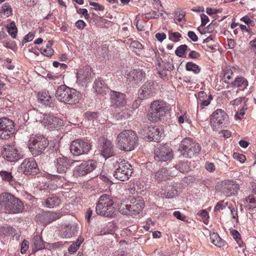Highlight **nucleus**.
<instances>
[{
    "label": "nucleus",
    "mask_w": 256,
    "mask_h": 256,
    "mask_svg": "<svg viewBox=\"0 0 256 256\" xmlns=\"http://www.w3.org/2000/svg\"><path fill=\"white\" fill-rule=\"evenodd\" d=\"M138 136L134 131L125 130L116 138V145L118 148L125 152L134 150L138 146Z\"/></svg>",
    "instance_id": "nucleus-1"
},
{
    "label": "nucleus",
    "mask_w": 256,
    "mask_h": 256,
    "mask_svg": "<svg viewBox=\"0 0 256 256\" xmlns=\"http://www.w3.org/2000/svg\"><path fill=\"white\" fill-rule=\"evenodd\" d=\"M114 202L108 194L100 196L96 206V213L100 216L112 218L116 215V208L114 206Z\"/></svg>",
    "instance_id": "nucleus-2"
},
{
    "label": "nucleus",
    "mask_w": 256,
    "mask_h": 256,
    "mask_svg": "<svg viewBox=\"0 0 256 256\" xmlns=\"http://www.w3.org/2000/svg\"><path fill=\"white\" fill-rule=\"evenodd\" d=\"M48 144L46 138L43 136H36L30 138L28 148L32 155L36 156L43 154Z\"/></svg>",
    "instance_id": "nucleus-3"
},
{
    "label": "nucleus",
    "mask_w": 256,
    "mask_h": 256,
    "mask_svg": "<svg viewBox=\"0 0 256 256\" xmlns=\"http://www.w3.org/2000/svg\"><path fill=\"white\" fill-rule=\"evenodd\" d=\"M0 200L6 208L13 213H18L22 212L24 209L22 202L18 198L14 197L12 194L4 192L0 196Z\"/></svg>",
    "instance_id": "nucleus-4"
},
{
    "label": "nucleus",
    "mask_w": 256,
    "mask_h": 256,
    "mask_svg": "<svg viewBox=\"0 0 256 256\" xmlns=\"http://www.w3.org/2000/svg\"><path fill=\"white\" fill-rule=\"evenodd\" d=\"M144 206V202L142 200L139 198L136 199L134 198H130L129 204H122L118 210L120 212L123 214L134 216L142 211Z\"/></svg>",
    "instance_id": "nucleus-5"
},
{
    "label": "nucleus",
    "mask_w": 256,
    "mask_h": 256,
    "mask_svg": "<svg viewBox=\"0 0 256 256\" xmlns=\"http://www.w3.org/2000/svg\"><path fill=\"white\" fill-rule=\"evenodd\" d=\"M166 104L162 100H155L150 104V108L148 114V119L152 122H156L160 120L167 111Z\"/></svg>",
    "instance_id": "nucleus-6"
},
{
    "label": "nucleus",
    "mask_w": 256,
    "mask_h": 256,
    "mask_svg": "<svg viewBox=\"0 0 256 256\" xmlns=\"http://www.w3.org/2000/svg\"><path fill=\"white\" fill-rule=\"evenodd\" d=\"M228 120V116L227 114L221 109H218L213 112L211 119L210 125L214 130L222 128L226 125Z\"/></svg>",
    "instance_id": "nucleus-7"
},
{
    "label": "nucleus",
    "mask_w": 256,
    "mask_h": 256,
    "mask_svg": "<svg viewBox=\"0 0 256 256\" xmlns=\"http://www.w3.org/2000/svg\"><path fill=\"white\" fill-rule=\"evenodd\" d=\"M132 173V166L125 160H122L114 172V176L120 181H124L129 178Z\"/></svg>",
    "instance_id": "nucleus-8"
},
{
    "label": "nucleus",
    "mask_w": 256,
    "mask_h": 256,
    "mask_svg": "<svg viewBox=\"0 0 256 256\" xmlns=\"http://www.w3.org/2000/svg\"><path fill=\"white\" fill-rule=\"evenodd\" d=\"M91 148L90 144L80 139L73 140L70 146L71 152L77 156L88 154Z\"/></svg>",
    "instance_id": "nucleus-9"
},
{
    "label": "nucleus",
    "mask_w": 256,
    "mask_h": 256,
    "mask_svg": "<svg viewBox=\"0 0 256 256\" xmlns=\"http://www.w3.org/2000/svg\"><path fill=\"white\" fill-rule=\"evenodd\" d=\"M96 162L93 160L83 161L76 166L74 175L76 177L84 176L96 168Z\"/></svg>",
    "instance_id": "nucleus-10"
},
{
    "label": "nucleus",
    "mask_w": 256,
    "mask_h": 256,
    "mask_svg": "<svg viewBox=\"0 0 256 256\" xmlns=\"http://www.w3.org/2000/svg\"><path fill=\"white\" fill-rule=\"evenodd\" d=\"M14 126L12 120L6 118H0V138L8 140L14 132Z\"/></svg>",
    "instance_id": "nucleus-11"
},
{
    "label": "nucleus",
    "mask_w": 256,
    "mask_h": 256,
    "mask_svg": "<svg viewBox=\"0 0 256 256\" xmlns=\"http://www.w3.org/2000/svg\"><path fill=\"white\" fill-rule=\"evenodd\" d=\"M172 150L164 144L157 147L154 150V159L157 161L166 162L172 158Z\"/></svg>",
    "instance_id": "nucleus-12"
},
{
    "label": "nucleus",
    "mask_w": 256,
    "mask_h": 256,
    "mask_svg": "<svg viewBox=\"0 0 256 256\" xmlns=\"http://www.w3.org/2000/svg\"><path fill=\"white\" fill-rule=\"evenodd\" d=\"M140 134L148 140L158 142L162 138V133L157 127L149 126L144 128Z\"/></svg>",
    "instance_id": "nucleus-13"
},
{
    "label": "nucleus",
    "mask_w": 256,
    "mask_h": 256,
    "mask_svg": "<svg viewBox=\"0 0 256 256\" xmlns=\"http://www.w3.org/2000/svg\"><path fill=\"white\" fill-rule=\"evenodd\" d=\"M155 86L152 81H148L140 88L138 98L140 100H146L153 96L155 94Z\"/></svg>",
    "instance_id": "nucleus-14"
},
{
    "label": "nucleus",
    "mask_w": 256,
    "mask_h": 256,
    "mask_svg": "<svg viewBox=\"0 0 256 256\" xmlns=\"http://www.w3.org/2000/svg\"><path fill=\"white\" fill-rule=\"evenodd\" d=\"M110 96L111 105L114 108H121L126 105V100L125 94L111 90Z\"/></svg>",
    "instance_id": "nucleus-15"
},
{
    "label": "nucleus",
    "mask_w": 256,
    "mask_h": 256,
    "mask_svg": "<svg viewBox=\"0 0 256 256\" xmlns=\"http://www.w3.org/2000/svg\"><path fill=\"white\" fill-rule=\"evenodd\" d=\"M2 155L4 159L10 162H16L20 158L18 150L14 145H5Z\"/></svg>",
    "instance_id": "nucleus-16"
},
{
    "label": "nucleus",
    "mask_w": 256,
    "mask_h": 256,
    "mask_svg": "<svg viewBox=\"0 0 256 256\" xmlns=\"http://www.w3.org/2000/svg\"><path fill=\"white\" fill-rule=\"evenodd\" d=\"M238 189V186L235 182L228 180L222 182L220 191L224 196H230L235 195Z\"/></svg>",
    "instance_id": "nucleus-17"
},
{
    "label": "nucleus",
    "mask_w": 256,
    "mask_h": 256,
    "mask_svg": "<svg viewBox=\"0 0 256 256\" xmlns=\"http://www.w3.org/2000/svg\"><path fill=\"white\" fill-rule=\"evenodd\" d=\"M94 74L92 68L88 66L80 68L76 74L78 82L80 83H88L93 77Z\"/></svg>",
    "instance_id": "nucleus-18"
},
{
    "label": "nucleus",
    "mask_w": 256,
    "mask_h": 256,
    "mask_svg": "<svg viewBox=\"0 0 256 256\" xmlns=\"http://www.w3.org/2000/svg\"><path fill=\"white\" fill-rule=\"evenodd\" d=\"M20 168L26 174H34L37 172V164L32 158L25 159L20 165Z\"/></svg>",
    "instance_id": "nucleus-19"
},
{
    "label": "nucleus",
    "mask_w": 256,
    "mask_h": 256,
    "mask_svg": "<svg viewBox=\"0 0 256 256\" xmlns=\"http://www.w3.org/2000/svg\"><path fill=\"white\" fill-rule=\"evenodd\" d=\"M54 162L57 172L60 174L66 173L72 164L70 160L62 156L57 158Z\"/></svg>",
    "instance_id": "nucleus-20"
},
{
    "label": "nucleus",
    "mask_w": 256,
    "mask_h": 256,
    "mask_svg": "<svg viewBox=\"0 0 256 256\" xmlns=\"http://www.w3.org/2000/svg\"><path fill=\"white\" fill-rule=\"evenodd\" d=\"M63 124L62 120L53 115L46 114L44 125L47 126L48 128L52 130L60 128Z\"/></svg>",
    "instance_id": "nucleus-21"
},
{
    "label": "nucleus",
    "mask_w": 256,
    "mask_h": 256,
    "mask_svg": "<svg viewBox=\"0 0 256 256\" xmlns=\"http://www.w3.org/2000/svg\"><path fill=\"white\" fill-rule=\"evenodd\" d=\"M146 74L141 70H133L128 74L126 79L130 82H134V84H138L145 78Z\"/></svg>",
    "instance_id": "nucleus-22"
},
{
    "label": "nucleus",
    "mask_w": 256,
    "mask_h": 256,
    "mask_svg": "<svg viewBox=\"0 0 256 256\" xmlns=\"http://www.w3.org/2000/svg\"><path fill=\"white\" fill-rule=\"evenodd\" d=\"M99 141L102 144V152L104 157L108 158L114 155V147L111 141L104 138H101Z\"/></svg>",
    "instance_id": "nucleus-23"
},
{
    "label": "nucleus",
    "mask_w": 256,
    "mask_h": 256,
    "mask_svg": "<svg viewBox=\"0 0 256 256\" xmlns=\"http://www.w3.org/2000/svg\"><path fill=\"white\" fill-rule=\"evenodd\" d=\"M70 88L66 85H61L56 92L55 96L60 102H65L67 100V97L68 96Z\"/></svg>",
    "instance_id": "nucleus-24"
},
{
    "label": "nucleus",
    "mask_w": 256,
    "mask_h": 256,
    "mask_svg": "<svg viewBox=\"0 0 256 256\" xmlns=\"http://www.w3.org/2000/svg\"><path fill=\"white\" fill-rule=\"evenodd\" d=\"M40 220L45 224H48L56 220L58 218V215L55 212H44L39 214Z\"/></svg>",
    "instance_id": "nucleus-25"
},
{
    "label": "nucleus",
    "mask_w": 256,
    "mask_h": 256,
    "mask_svg": "<svg viewBox=\"0 0 256 256\" xmlns=\"http://www.w3.org/2000/svg\"><path fill=\"white\" fill-rule=\"evenodd\" d=\"M67 97V100L64 103L70 104H74L78 103L81 98L80 93L74 88H70Z\"/></svg>",
    "instance_id": "nucleus-26"
},
{
    "label": "nucleus",
    "mask_w": 256,
    "mask_h": 256,
    "mask_svg": "<svg viewBox=\"0 0 256 256\" xmlns=\"http://www.w3.org/2000/svg\"><path fill=\"white\" fill-rule=\"evenodd\" d=\"M189 148V152L187 153V155L185 156L186 158H192V156L198 154L201 150L200 145L198 143L194 142L191 138Z\"/></svg>",
    "instance_id": "nucleus-27"
},
{
    "label": "nucleus",
    "mask_w": 256,
    "mask_h": 256,
    "mask_svg": "<svg viewBox=\"0 0 256 256\" xmlns=\"http://www.w3.org/2000/svg\"><path fill=\"white\" fill-rule=\"evenodd\" d=\"M78 227L76 225H68L64 228L61 232V236L63 238H68L77 234Z\"/></svg>",
    "instance_id": "nucleus-28"
},
{
    "label": "nucleus",
    "mask_w": 256,
    "mask_h": 256,
    "mask_svg": "<svg viewBox=\"0 0 256 256\" xmlns=\"http://www.w3.org/2000/svg\"><path fill=\"white\" fill-rule=\"evenodd\" d=\"M162 196L166 198H172L177 194V190L175 188L170 185H166L164 188H162L160 192Z\"/></svg>",
    "instance_id": "nucleus-29"
},
{
    "label": "nucleus",
    "mask_w": 256,
    "mask_h": 256,
    "mask_svg": "<svg viewBox=\"0 0 256 256\" xmlns=\"http://www.w3.org/2000/svg\"><path fill=\"white\" fill-rule=\"evenodd\" d=\"M46 114H42L36 110H32L28 112V116L29 118L33 122H39L44 124V120Z\"/></svg>",
    "instance_id": "nucleus-30"
},
{
    "label": "nucleus",
    "mask_w": 256,
    "mask_h": 256,
    "mask_svg": "<svg viewBox=\"0 0 256 256\" xmlns=\"http://www.w3.org/2000/svg\"><path fill=\"white\" fill-rule=\"evenodd\" d=\"M31 246L34 252L43 249L44 245L42 236L38 234L34 236L32 239Z\"/></svg>",
    "instance_id": "nucleus-31"
},
{
    "label": "nucleus",
    "mask_w": 256,
    "mask_h": 256,
    "mask_svg": "<svg viewBox=\"0 0 256 256\" xmlns=\"http://www.w3.org/2000/svg\"><path fill=\"white\" fill-rule=\"evenodd\" d=\"M212 99V95L208 96L206 92L204 91H200L198 93V100L200 102V104L202 108L208 106Z\"/></svg>",
    "instance_id": "nucleus-32"
},
{
    "label": "nucleus",
    "mask_w": 256,
    "mask_h": 256,
    "mask_svg": "<svg viewBox=\"0 0 256 256\" xmlns=\"http://www.w3.org/2000/svg\"><path fill=\"white\" fill-rule=\"evenodd\" d=\"M61 202L60 200L57 196H52L45 199L43 203L44 206L52 208L58 206Z\"/></svg>",
    "instance_id": "nucleus-33"
},
{
    "label": "nucleus",
    "mask_w": 256,
    "mask_h": 256,
    "mask_svg": "<svg viewBox=\"0 0 256 256\" xmlns=\"http://www.w3.org/2000/svg\"><path fill=\"white\" fill-rule=\"evenodd\" d=\"M155 176L158 181H162L169 179L172 175L169 170L166 168H162L156 172Z\"/></svg>",
    "instance_id": "nucleus-34"
},
{
    "label": "nucleus",
    "mask_w": 256,
    "mask_h": 256,
    "mask_svg": "<svg viewBox=\"0 0 256 256\" xmlns=\"http://www.w3.org/2000/svg\"><path fill=\"white\" fill-rule=\"evenodd\" d=\"M190 140V138H186L180 144L178 150L180 152L181 155L184 158H185L186 155L188 154L187 153L189 152Z\"/></svg>",
    "instance_id": "nucleus-35"
},
{
    "label": "nucleus",
    "mask_w": 256,
    "mask_h": 256,
    "mask_svg": "<svg viewBox=\"0 0 256 256\" xmlns=\"http://www.w3.org/2000/svg\"><path fill=\"white\" fill-rule=\"evenodd\" d=\"M244 206L248 210L256 208V197L254 195H250L243 200Z\"/></svg>",
    "instance_id": "nucleus-36"
},
{
    "label": "nucleus",
    "mask_w": 256,
    "mask_h": 256,
    "mask_svg": "<svg viewBox=\"0 0 256 256\" xmlns=\"http://www.w3.org/2000/svg\"><path fill=\"white\" fill-rule=\"evenodd\" d=\"M211 242L218 247H222L224 246V242L216 232H211L210 234Z\"/></svg>",
    "instance_id": "nucleus-37"
},
{
    "label": "nucleus",
    "mask_w": 256,
    "mask_h": 256,
    "mask_svg": "<svg viewBox=\"0 0 256 256\" xmlns=\"http://www.w3.org/2000/svg\"><path fill=\"white\" fill-rule=\"evenodd\" d=\"M39 102L44 105H48L52 101V98L48 92H42L38 94Z\"/></svg>",
    "instance_id": "nucleus-38"
},
{
    "label": "nucleus",
    "mask_w": 256,
    "mask_h": 256,
    "mask_svg": "<svg viewBox=\"0 0 256 256\" xmlns=\"http://www.w3.org/2000/svg\"><path fill=\"white\" fill-rule=\"evenodd\" d=\"M94 88L97 93L102 94L106 88L104 82L100 78L96 79L94 81Z\"/></svg>",
    "instance_id": "nucleus-39"
},
{
    "label": "nucleus",
    "mask_w": 256,
    "mask_h": 256,
    "mask_svg": "<svg viewBox=\"0 0 256 256\" xmlns=\"http://www.w3.org/2000/svg\"><path fill=\"white\" fill-rule=\"evenodd\" d=\"M0 176L2 180L10 184L14 182L13 176L11 172L6 170L0 171Z\"/></svg>",
    "instance_id": "nucleus-40"
},
{
    "label": "nucleus",
    "mask_w": 256,
    "mask_h": 256,
    "mask_svg": "<svg viewBox=\"0 0 256 256\" xmlns=\"http://www.w3.org/2000/svg\"><path fill=\"white\" fill-rule=\"evenodd\" d=\"M52 42L49 40L46 45V48L41 50L42 54L48 57H50L54 52L52 48Z\"/></svg>",
    "instance_id": "nucleus-41"
},
{
    "label": "nucleus",
    "mask_w": 256,
    "mask_h": 256,
    "mask_svg": "<svg viewBox=\"0 0 256 256\" xmlns=\"http://www.w3.org/2000/svg\"><path fill=\"white\" fill-rule=\"evenodd\" d=\"M186 69L188 71H192L195 74H198L200 71V68L192 62H188L186 64Z\"/></svg>",
    "instance_id": "nucleus-42"
},
{
    "label": "nucleus",
    "mask_w": 256,
    "mask_h": 256,
    "mask_svg": "<svg viewBox=\"0 0 256 256\" xmlns=\"http://www.w3.org/2000/svg\"><path fill=\"white\" fill-rule=\"evenodd\" d=\"M84 238L82 237H79L76 241L72 243L69 247L68 250L70 253H74L78 249L80 244L83 242Z\"/></svg>",
    "instance_id": "nucleus-43"
},
{
    "label": "nucleus",
    "mask_w": 256,
    "mask_h": 256,
    "mask_svg": "<svg viewBox=\"0 0 256 256\" xmlns=\"http://www.w3.org/2000/svg\"><path fill=\"white\" fill-rule=\"evenodd\" d=\"M6 28L8 34L13 38H16L17 35L18 29L16 27L15 22L12 21L10 22V26H7Z\"/></svg>",
    "instance_id": "nucleus-44"
},
{
    "label": "nucleus",
    "mask_w": 256,
    "mask_h": 256,
    "mask_svg": "<svg viewBox=\"0 0 256 256\" xmlns=\"http://www.w3.org/2000/svg\"><path fill=\"white\" fill-rule=\"evenodd\" d=\"M175 168L182 173L187 172L189 170V167L186 162H179L175 166Z\"/></svg>",
    "instance_id": "nucleus-45"
},
{
    "label": "nucleus",
    "mask_w": 256,
    "mask_h": 256,
    "mask_svg": "<svg viewBox=\"0 0 256 256\" xmlns=\"http://www.w3.org/2000/svg\"><path fill=\"white\" fill-rule=\"evenodd\" d=\"M243 84L246 86L248 85V81L242 77H237L235 78L234 80L232 82V85L234 86L240 87Z\"/></svg>",
    "instance_id": "nucleus-46"
},
{
    "label": "nucleus",
    "mask_w": 256,
    "mask_h": 256,
    "mask_svg": "<svg viewBox=\"0 0 256 256\" xmlns=\"http://www.w3.org/2000/svg\"><path fill=\"white\" fill-rule=\"evenodd\" d=\"M0 13L8 17L12 14V10L10 6L7 4H4L0 10Z\"/></svg>",
    "instance_id": "nucleus-47"
},
{
    "label": "nucleus",
    "mask_w": 256,
    "mask_h": 256,
    "mask_svg": "<svg viewBox=\"0 0 256 256\" xmlns=\"http://www.w3.org/2000/svg\"><path fill=\"white\" fill-rule=\"evenodd\" d=\"M188 46L186 44L180 45L177 48L175 51L176 54L179 57H182L187 50Z\"/></svg>",
    "instance_id": "nucleus-48"
},
{
    "label": "nucleus",
    "mask_w": 256,
    "mask_h": 256,
    "mask_svg": "<svg viewBox=\"0 0 256 256\" xmlns=\"http://www.w3.org/2000/svg\"><path fill=\"white\" fill-rule=\"evenodd\" d=\"M230 230V234L232 236L233 238L235 240L237 244L239 245V246H240V235L238 232L234 229L231 228Z\"/></svg>",
    "instance_id": "nucleus-49"
},
{
    "label": "nucleus",
    "mask_w": 256,
    "mask_h": 256,
    "mask_svg": "<svg viewBox=\"0 0 256 256\" xmlns=\"http://www.w3.org/2000/svg\"><path fill=\"white\" fill-rule=\"evenodd\" d=\"M169 39L174 42H178L181 37V34L178 32H170L168 33Z\"/></svg>",
    "instance_id": "nucleus-50"
},
{
    "label": "nucleus",
    "mask_w": 256,
    "mask_h": 256,
    "mask_svg": "<svg viewBox=\"0 0 256 256\" xmlns=\"http://www.w3.org/2000/svg\"><path fill=\"white\" fill-rule=\"evenodd\" d=\"M228 205L227 202H224V201H220L217 203L214 208V211H220V210L224 209Z\"/></svg>",
    "instance_id": "nucleus-51"
},
{
    "label": "nucleus",
    "mask_w": 256,
    "mask_h": 256,
    "mask_svg": "<svg viewBox=\"0 0 256 256\" xmlns=\"http://www.w3.org/2000/svg\"><path fill=\"white\" fill-rule=\"evenodd\" d=\"M144 18L146 19H156L159 18V15L157 14L156 11H152L150 12H148L144 14Z\"/></svg>",
    "instance_id": "nucleus-52"
},
{
    "label": "nucleus",
    "mask_w": 256,
    "mask_h": 256,
    "mask_svg": "<svg viewBox=\"0 0 256 256\" xmlns=\"http://www.w3.org/2000/svg\"><path fill=\"white\" fill-rule=\"evenodd\" d=\"M130 46V48L138 49V50H142L143 48L142 45L138 40L132 41Z\"/></svg>",
    "instance_id": "nucleus-53"
},
{
    "label": "nucleus",
    "mask_w": 256,
    "mask_h": 256,
    "mask_svg": "<svg viewBox=\"0 0 256 256\" xmlns=\"http://www.w3.org/2000/svg\"><path fill=\"white\" fill-rule=\"evenodd\" d=\"M240 20L244 22L248 26H253L254 25V20H251L248 16H246L242 18Z\"/></svg>",
    "instance_id": "nucleus-54"
},
{
    "label": "nucleus",
    "mask_w": 256,
    "mask_h": 256,
    "mask_svg": "<svg viewBox=\"0 0 256 256\" xmlns=\"http://www.w3.org/2000/svg\"><path fill=\"white\" fill-rule=\"evenodd\" d=\"M246 109V108H244V107H243L234 116L235 119H236V120L242 119L245 114L244 110Z\"/></svg>",
    "instance_id": "nucleus-55"
},
{
    "label": "nucleus",
    "mask_w": 256,
    "mask_h": 256,
    "mask_svg": "<svg viewBox=\"0 0 256 256\" xmlns=\"http://www.w3.org/2000/svg\"><path fill=\"white\" fill-rule=\"evenodd\" d=\"M86 117L89 120H92L98 118V114L96 112H87L86 114Z\"/></svg>",
    "instance_id": "nucleus-56"
},
{
    "label": "nucleus",
    "mask_w": 256,
    "mask_h": 256,
    "mask_svg": "<svg viewBox=\"0 0 256 256\" xmlns=\"http://www.w3.org/2000/svg\"><path fill=\"white\" fill-rule=\"evenodd\" d=\"M204 168L208 172H214L216 170L214 164L212 162H206Z\"/></svg>",
    "instance_id": "nucleus-57"
},
{
    "label": "nucleus",
    "mask_w": 256,
    "mask_h": 256,
    "mask_svg": "<svg viewBox=\"0 0 256 256\" xmlns=\"http://www.w3.org/2000/svg\"><path fill=\"white\" fill-rule=\"evenodd\" d=\"M34 34L32 32H30L28 34L24 36L22 41V43L24 44L25 43H26L32 40L34 38Z\"/></svg>",
    "instance_id": "nucleus-58"
},
{
    "label": "nucleus",
    "mask_w": 256,
    "mask_h": 256,
    "mask_svg": "<svg viewBox=\"0 0 256 256\" xmlns=\"http://www.w3.org/2000/svg\"><path fill=\"white\" fill-rule=\"evenodd\" d=\"M28 248V242L24 240L21 244L20 252L22 254H25Z\"/></svg>",
    "instance_id": "nucleus-59"
},
{
    "label": "nucleus",
    "mask_w": 256,
    "mask_h": 256,
    "mask_svg": "<svg viewBox=\"0 0 256 256\" xmlns=\"http://www.w3.org/2000/svg\"><path fill=\"white\" fill-rule=\"evenodd\" d=\"M234 158L240 161V162H244L246 160L244 155L236 152L234 154Z\"/></svg>",
    "instance_id": "nucleus-60"
},
{
    "label": "nucleus",
    "mask_w": 256,
    "mask_h": 256,
    "mask_svg": "<svg viewBox=\"0 0 256 256\" xmlns=\"http://www.w3.org/2000/svg\"><path fill=\"white\" fill-rule=\"evenodd\" d=\"M244 98L240 97L238 98H236L232 101L230 102V104L232 106H238L244 100Z\"/></svg>",
    "instance_id": "nucleus-61"
},
{
    "label": "nucleus",
    "mask_w": 256,
    "mask_h": 256,
    "mask_svg": "<svg viewBox=\"0 0 256 256\" xmlns=\"http://www.w3.org/2000/svg\"><path fill=\"white\" fill-rule=\"evenodd\" d=\"M90 5L94 7V9L96 10H104V6L98 3L95 2H90Z\"/></svg>",
    "instance_id": "nucleus-62"
},
{
    "label": "nucleus",
    "mask_w": 256,
    "mask_h": 256,
    "mask_svg": "<svg viewBox=\"0 0 256 256\" xmlns=\"http://www.w3.org/2000/svg\"><path fill=\"white\" fill-rule=\"evenodd\" d=\"M200 18L202 22L201 26H204L209 22V18L207 16L203 14L200 15Z\"/></svg>",
    "instance_id": "nucleus-63"
},
{
    "label": "nucleus",
    "mask_w": 256,
    "mask_h": 256,
    "mask_svg": "<svg viewBox=\"0 0 256 256\" xmlns=\"http://www.w3.org/2000/svg\"><path fill=\"white\" fill-rule=\"evenodd\" d=\"M86 26V24L84 22L81 20H78L76 22V27L78 29L80 30H83L84 28V27Z\"/></svg>",
    "instance_id": "nucleus-64"
}]
</instances>
